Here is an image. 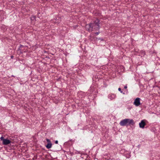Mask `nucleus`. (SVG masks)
Returning a JSON list of instances; mask_svg holds the SVG:
<instances>
[{"mask_svg": "<svg viewBox=\"0 0 160 160\" xmlns=\"http://www.w3.org/2000/svg\"><path fill=\"white\" fill-rule=\"evenodd\" d=\"M145 121L146 120H142L139 123V126L140 128H144V126L146 125V123L145 122Z\"/></svg>", "mask_w": 160, "mask_h": 160, "instance_id": "nucleus-4", "label": "nucleus"}, {"mask_svg": "<svg viewBox=\"0 0 160 160\" xmlns=\"http://www.w3.org/2000/svg\"><path fill=\"white\" fill-rule=\"evenodd\" d=\"M61 21V19L59 18H57L56 19L54 20L53 22L54 23H59Z\"/></svg>", "mask_w": 160, "mask_h": 160, "instance_id": "nucleus-7", "label": "nucleus"}, {"mask_svg": "<svg viewBox=\"0 0 160 160\" xmlns=\"http://www.w3.org/2000/svg\"><path fill=\"white\" fill-rule=\"evenodd\" d=\"M116 98V95L114 94H110L108 95V98L110 100H112L115 99Z\"/></svg>", "mask_w": 160, "mask_h": 160, "instance_id": "nucleus-6", "label": "nucleus"}, {"mask_svg": "<svg viewBox=\"0 0 160 160\" xmlns=\"http://www.w3.org/2000/svg\"><path fill=\"white\" fill-rule=\"evenodd\" d=\"M0 139L1 140H2V142H3V141H4V138L2 136L0 138Z\"/></svg>", "mask_w": 160, "mask_h": 160, "instance_id": "nucleus-11", "label": "nucleus"}, {"mask_svg": "<svg viewBox=\"0 0 160 160\" xmlns=\"http://www.w3.org/2000/svg\"><path fill=\"white\" fill-rule=\"evenodd\" d=\"M12 56H11V58H12Z\"/></svg>", "mask_w": 160, "mask_h": 160, "instance_id": "nucleus-19", "label": "nucleus"}, {"mask_svg": "<svg viewBox=\"0 0 160 160\" xmlns=\"http://www.w3.org/2000/svg\"><path fill=\"white\" fill-rule=\"evenodd\" d=\"M11 142V141L10 140L7 139H5L2 142V144L4 145H6L10 144Z\"/></svg>", "mask_w": 160, "mask_h": 160, "instance_id": "nucleus-5", "label": "nucleus"}, {"mask_svg": "<svg viewBox=\"0 0 160 160\" xmlns=\"http://www.w3.org/2000/svg\"><path fill=\"white\" fill-rule=\"evenodd\" d=\"M52 145V143H48L46 145V147L48 149H49L51 148Z\"/></svg>", "mask_w": 160, "mask_h": 160, "instance_id": "nucleus-8", "label": "nucleus"}, {"mask_svg": "<svg viewBox=\"0 0 160 160\" xmlns=\"http://www.w3.org/2000/svg\"><path fill=\"white\" fill-rule=\"evenodd\" d=\"M121 126H128L131 125H133L134 124L133 120L132 119L126 118L121 120L120 123Z\"/></svg>", "mask_w": 160, "mask_h": 160, "instance_id": "nucleus-2", "label": "nucleus"}, {"mask_svg": "<svg viewBox=\"0 0 160 160\" xmlns=\"http://www.w3.org/2000/svg\"><path fill=\"white\" fill-rule=\"evenodd\" d=\"M99 33V32H96L95 33V34H96V35H98Z\"/></svg>", "mask_w": 160, "mask_h": 160, "instance_id": "nucleus-13", "label": "nucleus"}, {"mask_svg": "<svg viewBox=\"0 0 160 160\" xmlns=\"http://www.w3.org/2000/svg\"><path fill=\"white\" fill-rule=\"evenodd\" d=\"M23 46L22 45H20V48H22V47H23Z\"/></svg>", "mask_w": 160, "mask_h": 160, "instance_id": "nucleus-16", "label": "nucleus"}, {"mask_svg": "<svg viewBox=\"0 0 160 160\" xmlns=\"http://www.w3.org/2000/svg\"><path fill=\"white\" fill-rule=\"evenodd\" d=\"M55 142L56 144H58V140H56L55 141Z\"/></svg>", "mask_w": 160, "mask_h": 160, "instance_id": "nucleus-14", "label": "nucleus"}, {"mask_svg": "<svg viewBox=\"0 0 160 160\" xmlns=\"http://www.w3.org/2000/svg\"><path fill=\"white\" fill-rule=\"evenodd\" d=\"M140 98H137L135 99L134 101L133 102V104L137 107L139 106L140 104Z\"/></svg>", "mask_w": 160, "mask_h": 160, "instance_id": "nucleus-3", "label": "nucleus"}, {"mask_svg": "<svg viewBox=\"0 0 160 160\" xmlns=\"http://www.w3.org/2000/svg\"><path fill=\"white\" fill-rule=\"evenodd\" d=\"M46 140L47 142H48V143H51L50 140L49 139H48V138H46Z\"/></svg>", "mask_w": 160, "mask_h": 160, "instance_id": "nucleus-9", "label": "nucleus"}, {"mask_svg": "<svg viewBox=\"0 0 160 160\" xmlns=\"http://www.w3.org/2000/svg\"><path fill=\"white\" fill-rule=\"evenodd\" d=\"M99 20L97 19H95L93 23H91L86 26V28L89 32L92 31H98L100 28Z\"/></svg>", "mask_w": 160, "mask_h": 160, "instance_id": "nucleus-1", "label": "nucleus"}, {"mask_svg": "<svg viewBox=\"0 0 160 160\" xmlns=\"http://www.w3.org/2000/svg\"><path fill=\"white\" fill-rule=\"evenodd\" d=\"M118 90L119 91H120L121 93H122V91H121V89L120 88H118Z\"/></svg>", "mask_w": 160, "mask_h": 160, "instance_id": "nucleus-12", "label": "nucleus"}, {"mask_svg": "<svg viewBox=\"0 0 160 160\" xmlns=\"http://www.w3.org/2000/svg\"><path fill=\"white\" fill-rule=\"evenodd\" d=\"M143 53L144 55V54H145V52L143 51Z\"/></svg>", "mask_w": 160, "mask_h": 160, "instance_id": "nucleus-17", "label": "nucleus"}, {"mask_svg": "<svg viewBox=\"0 0 160 160\" xmlns=\"http://www.w3.org/2000/svg\"><path fill=\"white\" fill-rule=\"evenodd\" d=\"M35 18V17L33 16L31 17V20H34Z\"/></svg>", "mask_w": 160, "mask_h": 160, "instance_id": "nucleus-10", "label": "nucleus"}, {"mask_svg": "<svg viewBox=\"0 0 160 160\" xmlns=\"http://www.w3.org/2000/svg\"><path fill=\"white\" fill-rule=\"evenodd\" d=\"M101 40L103 41V39H101Z\"/></svg>", "mask_w": 160, "mask_h": 160, "instance_id": "nucleus-18", "label": "nucleus"}, {"mask_svg": "<svg viewBox=\"0 0 160 160\" xmlns=\"http://www.w3.org/2000/svg\"><path fill=\"white\" fill-rule=\"evenodd\" d=\"M127 88V85H126V86H124V88L126 89Z\"/></svg>", "mask_w": 160, "mask_h": 160, "instance_id": "nucleus-15", "label": "nucleus"}]
</instances>
